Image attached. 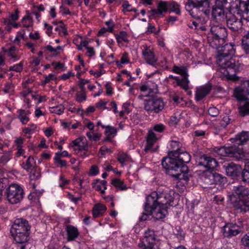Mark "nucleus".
Returning a JSON list of instances; mask_svg holds the SVG:
<instances>
[{"label":"nucleus","mask_w":249,"mask_h":249,"mask_svg":"<svg viewBox=\"0 0 249 249\" xmlns=\"http://www.w3.org/2000/svg\"><path fill=\"white\" fill-rule=\"evenodd\" d=\"M174 197L167 190L160 192H153L146 197L144 207V212L140 218L142 221L146 220L150 215L153 214L156 220H160L168 213L167 204L172 206Z\"/></svg>","instance_id":"obj_1"},{"label":"nucleus","mask_w":249,"mask_h":249,"mask_svg":"<svg viewBox=\"0 0 249 249\" xmlns=\"http://www.w3.org/2000/svg\"><path fill=\"white\" fill-rule=\"evenodd\" d=\"M191 155L187 152L174 150L168 153V157L162 160V165L166 174L179 180L188 181L190 175L189 168L185 163L191 160Z\"/></svg>","instance_id":"obj_2"},{"label":"nucleus","mask_w":249,"mask_h":249,"mask_svg":"<svg viewBox=\"0 0 249 249\" xmlns=\"http://www.w3.org/2000/svg\"><path fill=\"white\" fill-rule=\"evenodd\" d=\"M217 50V64L220 71L228 79H234L239 71L241 63L235 56V45L232 43H226L213 48Z\"/></svg>","instance_id":"obj_3"},{"label":"nucleus","mask_w":249,"mask_h":249,"mask_svg":"<svg viewBox=\"0 0 249 249\" xmlns=\"http://www.w3.org/2000/svg\"><path fill=\"white\" fill-rule=\"evenodd\" d=\"M230 200L233 209L239 213L249 211V189L243 185L233 186Z\"/></svg>","instance_id":"obj_4"},{"label":"nucleus","mask_w":249,"mask_h":249,"mask_svg":"<svg viewBox=\"0 0 249 249\" xmlns=\"http://www.w3.org/2000/svg\"><path fill=\"white\" fill-rule=\"evenodd\" d=\"M210 0H188L185 9L194 18H198L203 14L210 13Z\"/></svg>","instance_id":"obj_5"},{"label":"nucleus","mask_w":249,"mask_h":249,"mask_svg":"<svg viewBox=\"0 0 249 249\" xmlns=\"http://www.w3.org/2000/svg\"><path fill=\"white\" fill-rule=\"evenodd\" d=\"M227 37V29L222 25L211 27L210 33L208 35V42L212 48H217L224 44Z\"/></svg>","instance_id":"obj_6"},{"label":"nucleus","mask_w":249,"mask_h":249,"mask_svg":"<svg viewBox=\"0 0 249 249\" xmlns=\"http://www.w3.org/2000/svg\"><path fill=\"white\" fill-rule=\"evenodd\" d=\"M24 196L22 188L16 183H11L4 191L3 198L11 204H17L21 202Z\"/></svg>","instance_id":"obj_7"},{"label":"nucleus","mask_w":249,"mask_h":249,"mask_svg":"<svg viewBox=\"0 0 249 249\" xmlns=\"http://www.w3.org/2000/svg\"><path fill=\"white\" fill-rule=\"evenodd\" d=\"M149 99L144 101V109L149 115L158 114L165 107L162 98L157 95H148Z\"/></svg>","instance_id":"obj_8"},{"label":"nucleus","mask_w":249,"mask_h":249,"mask_svg":"<svg viewBox=\"0 0 249 249\" xmlns=\"http://www.w3.org/2000/svg\"><path fill=\"white\" fill-rule=\"evenodd\" d=\"M214 151L222 157L234 158L239 160L244 157V151L242 147H238L236 144L230 146L215 147Z\"/></svg>","instance_id":"obj_9"},{"label":"nucleus","mask_w":249,"mask_h":249,"mask_svg":"<svg viewBox=\"0 0 249 249\" xmlns=\"http://www.w3.org/2000/svg\"><path fill=\"white\" fill-rule=\"evenodd\" d=\"M243 228V226L241 222H240L239 224L228 223L222 227L221 232L224 237L231 238L241 233Z\"/></svg>","instance_id":"obj_10"},{"label":"nucleus","mask_w":249,"mask_h":249,"mask_svg":"<svg viewBox=\"0 0 249 249\" xmlns=\"http://www.w3.org/2000/svg\"><path fill=\"white\" fill-rule=\"evenodd\" d=\"M156 236L154 231L148 230L145 231L144 238L139 243L138 247L142 249H156L155 246L158 242Z\"/></svg>","instance_id":"obj_11"},{"label":"nucleus","mask_w":249,"mask_h":249,"mask_svg":"<svg viewBox=\"0 0 249 249\" xmlns=\"http://www.w3.org/2000/svg\"><path fill=\"white\" fill-rule=\"evenodd\" d=\"M227 24L228 28L233 32H237L242 27L243 23L241 19L238 18L234 15L230 14L226 16Z\"/></svg>","instance_id":"obj_12"},{"label":"nucleus","mask_w":249,"mask_h":249,"mask_svg":"<svg viewBox=\"0 0 249 249\" xmlns=\"http://www.w3.org/2000/svg\"><path fill=\"white\" fill-rule=\"evenodd\" d=\"M197 162L198 165L204 166L207 170H213L218 165V162L215 159L206 155L201 156Z\"/></svg>","instance_id":"obj_13"},{"label":"nucleus","mask_w":249,"mask_h":249,"mask_svg":"<svg viewBox=\"0 0 249 249\" xmlns=\"http://www.w3.org/2000/svg\"><path fill=\"white\" fill-rule=\"evenodd\" d=\"M168 9V2L167 1H160L157 6V9H152L150 11L151 14L149 16L150 18L157 19L160 17H163V12H165Z\"/></svg>","instance_id":"obj_14"},{"label":"nucleus","mask_w":249,"mask_h":249,"mask_svg":"<svg viewBox=\"0 0 249 249\" xmlns=\"http://www.w3.org/2000/svg\"><path fill=\"white\" fill-rule=\"evenodd\" d=\"M223 168L227 175L232 178L239 177L242 171V168L240 165L235 164L233 162L224 164Z\"/></svg>","instance_id":"obj_15"},{"label":"nucleus","mask_w":249,"mask_h":249,"mask_svg":"<svg viewBox=\"0 0 249 249\" xmlns=\"http://www.w3.org/2000/svg\"><path fill=\"white\" fill-rule=\"evenodd\" d=\"M243 85L244 88L238 87L234 90V96L239 101H246L247 99V95H249L248 87L245 85V81Z\"/></svg>","instance_id":"obj_16"},{"label":"nucleus","mask_w":249,"mask_h":249,"mask_svg":"<svg viewBox=\"0 0 249 249\" xmlns=\"http://www.w3.org/2000/svg\"><path fill=\"white\" fill-rule=\"evenodd\" d=\"M234 143L238 147H242L243 149V145L249 143V132L242 131L237 134L234 139Z\"/></svg>","instance_id":"obj_17"},{"label":"nucleus","mask_w":249,"mask_h":249,"mask_svg":"<svg viewBox=\"0 0 249 249\" xmlns=\"http://www.w3.org/2000/svg\"><path fill=\"white\" fill-rule=\"evenodd\" d=\"M212 89V85L211 83H207L203 86L197 88L196 93V100L197 101H200L210 93Z\"/></svg>","instance_id":"obj_18"},{"label":"nucleus","mask_w":249,"mask_h":249,"mask_svg":"<svg viewBox=\"0 0 249 249\" xmlns=\"http://www.w3.org/2000/svg\"><path fill=\"white\" fill-rule=\"evenodd\" d=\"M65 230L67 234V241H71L76 239L79 235V232L78 229L71 225H68L66 226Z\"/></svg>","instance_id":"obj_19"},{"label":"nucleus","mask_w":249,"mask_h":249,"mask_svg":"<svg viewBox=\"0 0 249 249\" xmlns=\"http://www.w3.org/2000/svg\"><path fill=\"white\" fill-rule=\"evenodd\" d=\"M22 229L30 230L31 226L29 225L28 221L26 219L20 218H18L15 220L10 230H19Z\"/></svg>","instance_id":"obj_20"},{"label":"nucleus","mask_w":249,"mask_h":249,"mask_svg":"<svg viewBox=\"0 0 249 249\" xmlns=\"http://www.w3.org/2000/svg\"><path fill=\"white\" fill-rule=\"evenodd\" d=\"M30 232H23L22 233H11L14 241L16 243L23 244L26 243L30 239Z\"/></svg>","instance_id":"obj_21"},{"label":"nucleus","mask_w":249,"mask_h":249,"mask_svg":"<svg viewBox=\"0 0 249 249\" xmlns=\"http://www.w3.org/2000/svg\"><path fill=\"white\" fill-rule=\"evenodd\" d=\"M142 53L147 63L153 66L156 64L157 59L154 52L151 50L146 48L142 51Z\"/></svg>","instance_id":"obj_22"},{"label":"nucleus","mask_w":249,"mask_h":249,"mask_svg":"<svg viewBox=\"0 0 249 249\" xmlns=\"http://www.w3.org/2000/svg\"><path fill=\"white\" fill-rule=\"evenodd\" d=\"M157 140L156 134L152 131H149L146 137V144L144 149L145 152L150 150Z\"/></svg>","instance_id":"obj_23"},{"label":"nucleus","mask_w":249,"mask_h":249,"mask_svg":"<svg viewBox=\"0 0 249 249\" xmlns=\"http://www.w3.org/2000/svg\"><path fill=\"white\" fill-rule=\"evenodd\" d=\"M107 210V207L105 205L98 203L95 204L92 209V214L94 218L103 215Z\"/></svg>","instance_id":"obj_24"},{"label":"nucleus","mask_w":249,"mask_h":249,"mask_svg":"<svg viewBox=\"0 0 249 249\" xmlns=\"http://www.w3.org/2000/svg\"><path fill=\"white\" fill-rule=\"evenodd\" d=\"M18 114V118L20 120L22 124H26L30 120L28 115L31 114L29 110L20 109L17 111Z\"/></svg>","instance_id":"obj_25"},{"label":"nucleus","mask_w":249,"mask_h":249,"mask_svg":"<svg viewBox=\"0 0 249 249\" xmlns=\"http://www.w3.org/2000/svg\"><path fill=\"white\" fill-rule=\"evenodd\" d=\"M242 47L247 54L249 55V31H247L242 39Z\"/></svg>","instance_id":"obj_26"},{"label":"nucleus","mask_w":249,"mask_h":249,"mask_svg":"<svg viewBox=\"0 0 249 249\" xmlns=\"http://www.w3.org/2000/svg\"><path fill=\"white\" fill-rule=\"evenodd\" d=\"M249 165L248 162H247L245 166V168L243 170L241 171V176H239V179L245 182H249Z\"/></svg>","instance_id":"obj_27"},{"label":"nucleus","mask_w":249,"mask_h":249,"mask_svg":"<svg viewBox=\"0 0 249 249\" xmlns=\"http://www.w3.org/2000/svg\"><path fill=\"white\" fill-rule=\"evenodd\" d=\"M209 178L213 179V184H221L225 180V178L218 173H210Z\"/></svg>","instance_id":"obj_28"},{"label":"nucleus","mask_w":249,"mask_h":249,"mask_svg":"<svg viewBox=\"0 0 249 249\" xmlns=\"http://www.w3.org/2000/svg\"><path fill=\"white\" fill-rule=\"evenodd\" d=\"M111 184L116 188L121 190H125L127 189L124 182L118 178H114L111 181Z\"/></svg>","instance_id":"obj_29"},{"label":"nucleus","mask_w":249,"mask_h":249,"mask_svg":"<svg viewBox=\"0 0 249 249\" xmlns=\"http://www.w3.org/2000/svg\"><path fill=\"white\" fill-rule=\"evenodd\" d=\"M34 162V158L31 156H30L28 158L25 163L22 162L21 166L24 170L28 171L33 167V163Z\"/></svg>","instance_id":"obj_30"},{"label":"nucleus","mask_w":249,"mask_h":249,"mask_svg":"<svg viewBox=\"0 0 249 249\" xmlns=\"http://www.w3.org/2000/svg\"><path fill=\"white\" fill-rule=\"evenodd\" d=\"M239 112L241 116L244 117L249 114V102H246L245 104L239 107Z\"/></svg>","instance_id":"obj_31"},{"label":"nucleus","mask_w":249,"mask_h":249,"mask_svg":"<svg viewBox=\"0 0 249 249\" xmlns=\"http://www.w3.org/2000/svg\"><path fill=\"white\" fill-rule=\"evenodd\" d=\"M168 8L170 9V12H174L178 15H179L180 14L179 5L175 1H173L168 2Z\"/></svg>","instance_id":"obj_32"},{"label":"nucleus","mask_w":249,"mask_h":249,"mask_svg":"<svg viewBox=\"0 0 249 249\" xmlns=\"http://www.w3.org/2000/svg\"><path fill=\"white\" fill-rule=\"evenodd\" d=\"M80 139L82 140L78 147V151L81 152H82L83 151H88V142L86 137H81Z\"/></svg>","instance_id":"obj_33"},{"label":"nucleus","mask_w":249,"mask_h":249,"mask_svg":"<svg viewBox=\"0 0 249 249\" xmlns=\"http://www.w3.org/2000/svg\"><path fill=\"white\" fill-rule=\"evenodd\" d=\"M102 128H106L105 134L107 136H112L114 137L117 133V129L109 125L105 126L102 125Z\"/></svg>","instance_id":"obj_34"},{"label":"nucleus","mask_w":249,"mask_h":249,"mask_svg":"<svg viewBox=\"0 0 249 249\" xmlns=\"http://www.w3.org/2000/svg\"><path fill=\"white\" fill-rule=\"evenodd\" d=\"M177 85L180 86L183 89L187 90L188 89L189 80L186 76H184L181 79H179L178 81Z\"/></svg>","instance_id":"obj_35"},{"label":"nucleus","mask_w":249,"mask_h":249,"mask_svg":"<svg viewBox=\"0 0 249 249\" xmlns=\"http://www.w3.org/2000/svg\"><path fill=\"white\" fill-rule=\"evenodd\" d=\"M116 38L118 43H120L122 41H124L125 42H128L127 35L125 31H121L120 32L119 35H116Z\"/></svg>","instance_id":"obj_36"},{"label":"nucleus","mask_w":249,"mask_h":249,"mask_svg":"<svg viewBox=\"0 0 249 249\" xmlns=\"http://www.w3.org/2000/svg\"><path fill=\"white\" fill-rule=\"evenodd\" d=\"M21 22L23 27L28 29L32 25V18L29 16H25L22 19Z\"/></svg>","instance_id":"obj_37"},{"label":"nucleus","mask_w":249,"mask_h":249,"mask_svg":"<svg viewBox=\"0 0 249 249\" xmlns=\"http://www.w3.org/2000/svg\"><path fill=\"white\" fill-rule=\"evenodd\" d=\"M225 11L224 9H219L213 8L212 9V15L214 18L220 17L221 16H225Z\"/></svg>","instance_id":"obj_38"},{"label":"nucleus","mask_w":249,"mask_h":249,"mask_svg":"<svg viewBox=\"0 0 249 249\" xmlns=\"http://www.w3.org/2000/svg\"><path fill=\"white\" fill-rule=\"evenodd\" d=\"M60 155L58 154V156H55L54 157L55 163L61 167H66L67 164V161L65 160H61Z\"/></svg>","instance_id":"obj_39"},{"label":"nucleus","mask_w":249,"mask_h":249,"mask_svg":"<svg viewBox=\"0 0 249 249\" xmlns=\"http://www.w3.org/2000/svg\"><path fill=\"white\" fill-rule=\"evenodd\" d=\"M241 245L245 249H249V233L246 234L241 240Z\"/></svg>","instance_id":"obj_40"},{"label":"nucleus","mask_w":249,"mask_h":249,"mask_svg":"<svg viewBox=\"0 0 249 249\" xmlns=\"http://www.w3.org/2000/svg\"><path fill=\"white\" fill-rule=\"evenodd\" d=\"M210 173H212L211 172H206L204 174H203L202 176V178L203 181L205 183H206L207 184L211 185V184H213V179H211V178H209V174Z\"/></svg>","instance_id":"obj_41"},{"label":"nucleus","mask_w":249,"mask_h":249,"mask_svg":"<svg viewBox=\"0 0 249 249\" xmlns=\"http://www.w3.org/2000/svg\"><path fill=\"white\" fill-rule=\"evenodd\" d=\"M226 4L223 0H215L214 5L213 8L224 9L225 5Z\"/></svg>","instance_id":"obj_42"},{"label":"nucleus","mask_w":249,"mask_h":249,"mask_svg":"<svg viewBox=\"0 0 249 249\" xmlns=\"http://www.w3.org/2000/svg\"><path fill=\"white\" fill-rule=\"evenodd\" d=\"M12 158L10 152H8L3 156L0 159V162L2 163H5Z\"/></svg>","instance_id":"obj_43"},{"label":"nucleus","mask_w":249,"mask_h":249,"mask_svg":"<svg viewBox=\"0 0 249 249\" xmlns=\"http://www.w3.org/2000/svg\"><path fill=\"white\" fill-rule=\"evenodd\" d=\"M209 114L212 117H216L219 114L218 109L215 107H211L208 110Z\"/></svg>","instance_id":"obj_44"},{"label":"nucleus","mask_w":249,"mask_h":249,"mask_svg":"<svg viewBox=\"0 0 249 249\" xmlns=\"http://www.w3.org/2000/svg\"><path fill=\"white\" fill-rule=\"evenodd\" d=\"M165 129V126L162 124H155L153 127V130L158 132H162Z\"/></svg>","instance_id":"obj_45"},{"label":"nucleus","mask_w":249,"mask_h":249,"mask_svg":"<svg viewBox=\"0 0 249 249\" xmlns=\"http://www.w3.org/2000/svg\"><path fill=\"white\" fill-rule=\"evenodd\" d=\"M54 79V75L52 73L49 74V75H48V76L45 75V80L44 81H42V86L45 85L47 83H49L51 80H53Z\"/></svg>","instance_id":"obj_46"},{"label":"nucleus","mask_w":249,"mask_h":249,"mask_svg":"<svg viewBox=\"0 0 249 249\" xmlns=\"http://www.w3.org/2000/svg\"><path fill=\"white\" fill-rule=\"evenodd\" d=\"M87 97L85 92H82L81 94H77L76 96V100L77 102L81 103L86 100Z\"/></svg>","instance_id":"obj_47"},{"label":"nucleus","mask_w":249,"mask_h":249,"mask_svg":"<svg viewBox=\"0 0 249 249\" xmlns=\"http://www.w3.org/2000/svg\"><path fill=\"white\" fill-rule=\"evenodd\" d=\"M99 173V168L96 165H92L89 171V174L91 176H96Z\"/></svg>","instance_id":"obj_48"},{"label":"nucleus","mask_w":249,"mask_h":249,"mask_svg":"<svg viewBox=\"0 0 249 249\" xmlns=\"http://www.w3.org/2000/svg\"><path fill=\"white\" fill-rule=\"evenodd\" d=\"M89 82V81L88 80L85 79H81L80 80L78 85L81 89L82 92H85V88L84 87L85 85Z\"/></svg>","instance_id":"obj_49"},{"label":"nucleus","mask_w":249,"mask_h":249,"mask_svg":"<svg viewBox=\"0 0 249 249\" xmlns=\"http://www.w3.org/2000/svg\"><path fill=\"white\" fill-rule=\"evenodd\" d=\"M231 119L229 116H225L222 120L220 121L221 125L223 127H226L230 122Z\"/></svg>","instance_id":"obj_50"},{"label":"nucleus","mask_w":249,"mask_h":249,"mask_svg":"<svg viewBox=\"0 0 249 249\" xmlns=\"http://www.w3.org/2000/svg\"><path fill=\"white\" fill-rule=\"evenodd\" d=\"M29 200L36 202V200H38V196L35 192L31 193L28 196Z\"/></svg>","instance_id":"obj_51"},{"label":"nucleus","mask_w":249,"mask_h":249,"mask_svg":"<svg viewBox=\"0 0 249 249\" xmlns=\"http://www.w3.org/2000/svg\"><path fill=\"white\" fill-rule=\"evenodd\" d=\"M173 71L178 74L185 73L187 74L185 72V71L183 69L177 66H174L173 67Z\"/></svg>","instance_id":"obj_52"},{"label":"nucleus","mask_w":249,"mask_h":249,"mask_svg":"<svg viewBox=\"0 0 249 249\" xmlns=\"http://www.w3.org/2000/svg\"><path fill=\"white\" fill-rule=\"evenodd\" d=\"M23 62H20L19 64L13 66L15 71L20 72L23 69Z\"/></svg>","instance_id":"obj_53"},{"label":"nucleus","mask_w":249,"mask_h":249,"mask_svg":"<svg viewBox=\"0 0 249 249\" xmlns=\"http://www.w3.org/2000/svg\"><path fill=\"white\" fill-rule=\"evenodd\" d=\"M179 142L176 141H171L170 142V146L173 149L172 151L177 150L178 151L179 150Z\"/></svg>","instance_id":"obj_54"},{"label":"nucleus","mask_w":249,"mask_h":249,"mask_svg":"<svg viewBox=\"0 0 249 249\" xmlns=\"http://www.w3.org/2000/svg\"><path fill=\"white\" fill-rule=\"evenodd\" d=\"M176 237L179 240H182L185 237V233L182 230H177V232L175 233Z\"/></svg>","instance_id":"obj_55"},{"label":"nucleus","mask_w":249,"mask_h":249,"mask_svg":"<svg viewBox=\"0 0 249 249\" xmlns=\"http://www.w3.org/2000/svg\"><path fill=\"white\" fill-rule=\"evenodd\" d=\"M105 87L106 89V93L107 94L111 95L112 94V88L111 87L110 84L109 83H107L105 85Z\"/></svg>","instance_id":"obj_56"},{"label":"nucleus","mask_w":249,"mask_h":249,"mask_svg":"<svg viewBox=\"0 0 249 249\" xmlns=\"http://www.w3.org/2000/svg\"><path fill=\"white\" fill-rule=\"evenodd\" d=\"M18 14L19 11L18 9H16L15 10V12L14 14H12L10 16V18L12 20H17L18 19Z\"/></svg>","instance_id":"obj_57"},{"label":"nucleus","mask_w":249,"mask_h":249,"mask_svg":"<svg viewBox=\"0 0 249 249\" xmlns=\"http://www.w3.org/2000/svg\"><path fill=\"white\" fill-rule=\"evenodd\" d=\"M127 159L126 155H119L117 158L118 160L122 164H124Z\"/></svg>","instance_id":"obj_58"},{"label":"nucleus","mask_w":249,"mask_h":249,"mask_svg":"<svg viewBox=\"0 0 249 249\" xmlns=\"http://www.w3.org/2000/svg\"><path fill=\"white\" fill-rule=\"evenodd\" d=\"M87 50H88V51L86 53V54L88 56L90 57L95 55V53L94 48L92 47H90L89 48H88V49Z\"/></svg>","instance_id":"obj_59"},{"label":"nucleus","mask_w":249,"mask_h":249,"mask_svg":"<svg viewBox=\"0 0 249 249\" xmlns=\"http://www.w3.org/2000/svg\"><path fill=\"white\" fill-rule=\"evenodd\" d=\"M146 33H153L156 34H158V33L156 32V28H155V26L150 23L148 24V29H147V31H146Z\"/></svg>","instance_id":"obj_60"},{"label":"nucleus","mask_w":249,"mask_h":249,"mask_svg":"<svg viewBox=\"0 0 249 249\" xmlns=\"http://www.w3.org/2000/svg\"><path fill=\"white\" fill-rule=\"evenodd\" d=\"M121 63L125 64L129 62V59L127 57V53H124L120 60Z\"/></svg>","instance_id":"obj_61"},{"label":"nucleus","mask_w":249,"mask_h":249,"mask_svg":"<svg viewBox=\"0 0 249 249\" xmlns=\"http://www.w3.org/2000/svg\"><path fill=\"white\" fill-rule=\"evenodd\" d=\"M178 119L176 116H171L169 121V124L172 125H176L178 124Z\"/></svg>","instance_id":"obj_62"},{"label":"nucleus","mask_w":249,"mask_h":249,"mask_svg":"<svg viewBox=\"0 0 249 249\" xmlns=\"http://www.w3.org/2000/svg\"><path fill=\"white\" fill-rule=\"evenodd\" d=\"M69 198L75 204H77L78 200L81 199V197H74L70 193L68 194Z\"/></svg>","instance_id":"obj_63"},{"label":"nucleus","mask_w":249,"mask_h":249,"mask_svg":"<svg viewBox=\"0 0 249 249\" xmlns=\"http://www.w3.org/2000/svg\"><path fill=\"white\" fill-rule=\"evenodd\" d=\"M64 107L63 106L55 107H54V111L58 114H61L64 112Z\"/></svg>","instance_id":"obj_64"}]
</instances>
